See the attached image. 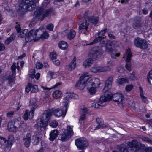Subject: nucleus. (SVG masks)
Instances as JSON below:
<instances>
[{"label":"nucleus","mask_w":152,"mask_h":152,"mask_svg":"<svg viewBox=\"0 0 152 152\" xmlns=\"http://www.w3.org/2000/svg\"><path fill=\"white\" fill-rule=\"evenodd\" d=\"M50 2V0H44L42 3L43 7L38 8L35 12L34 18L37 20L42 21L44 18L50 15L52 10L50 8H44L48 5Z\"/></svg>","instance_id":"1"},{"label":"nucleus","mask_w":152,"mask_h":152,"mask_svg":"<svg viewBox=\"0 0 152 152\" xmlns=\"http://www.w3.org/2000/svg\"><path fill=\"white\" fill-rule=\"evenodd\" d=\"M38 1L39 0H35ZM20 10L25 9L29 11H32L35 8L36 2L34 0H21L19 2Z\"/></svg>","instance_id":"2"},{"label":"nucleus","mask_w":152,"mask_h":152,"mask_svg":"<svg viewBox=\"0 0 152 152\" xmlns=\"http://www.w3.org/2000/svg\"><path fill=\"white\" fill-rule=\"evenodd\" d=\"M91 77V75H89L88 73H84L76 83V86L80 89H83L86 86V82Z\"/></svg>","instance_id":"3"},{"label":"nucleus","mask_w":152,"mask_h":152,"mask_svg":"<svg viewBox=\"0 0 152 152\" xmlns=\"http://www.w3.org/2000/svg\"><path fill=\"white\" fill-rule=\"evenodd\" d=\"M73 134L72 127L68 126L66 129L60 134L58 139L62 142H64L69 139Z\"/></svg>","instance_id":"4"},{"label":"nucleus","mask_w":152,"mask_h":152,"mask_svg":"<svg viewBox=\"0 0 152 152\" xmlns=\"http://www.w3.org/2000/svg\"><path fill=\"white\" fill-rule=\"evenodd\" d=\"M111 96L108 95H104L102 96L100 98L98 102L97 103L94 102L92 104V106L93 107L99 108L104 106V103L106 101H110Z\"/></svg>","instance_id":"5"},{"label":"nucleus","mask_w":152,"mask_h":152,"mask_svg":"<svg viewBox=\"0 0 152 152\" xmlns=\"http://www.w3.org/2000/svg\"><path fill=\"white\" fill-rule=\"evenodd\" d=\"M24 125L19 121H10L8 124L7 129L10 131L16 132L17 128H21Z\"/></svg>","instance_id":"6"},{"label":"nucleus","mask_w":152,"mask_h":152,"mask_svg":"<svg viewBox=\"0 0 152 152\" xmlns=\"http://www.w3.org/2000/svg\"><path fill=\"white\" fill-rule=\"evenodd\" d=\"M38 37V29L31 30L26 36L25 39L26 42H29L33 40H37Z\"/></svg>","instance_id":"7"},{"label":"nucleus","mask_w":152,"mask_h":152,"mask_svg":"<svg viewBox=\"0 0 152 152\" xmlns=\"http://www.w3.org/2000/svg\"><path fill=\"white\" fill-rule=\"evenodd\" d=\"M106 95L111 96V97L110 100L112 99L114 101L117 102L118 104H120V107H121L122 108L123 107L124 105L123 104V101L124 99V96L122 94H117L112 95L109 94Z\"/></svg>","instance_id":"8"},{"label":"nucleus","mask_w":152,"mask_h":152,"mask_svg":"<svg viewBox=\"0 0 152 152\" xmlns=\"http://www.w3.org/2000/svg\"><path fill=\"white\" fill-rule=\"evenodd\" d=\"M75 143L77 148L79 149H85L88 145L87 140L83 138L77 139L75 140Z\"/></svg>","instance_id":"9"},{"label":"nucleus","mask_w":152,"mask_h":152,"mask_svg":"<svg viewBox=\"0 0 152 152\" xmlns=\"http://www.w3.org/2000/svg\"><path fill=\"white\" fill-rule=\"evenodd\" d=\"M134 45L140 48L146 49L148 47V44L146 41L144 39L137 37L134 39Z\"/></svg>","instance_id":"10"},{"label":"nucleus","mask_w":152,"mask_h":152,"mask_svg":"<svg viewBox=\"0 0 152 152\" xmlns=\"http://www.w3.org/2000/svg\"><path fill=\"white\" fill-rule=\"evenodd\" d=\"M79 98L78 96L75 94L67 92L66 93L64 96V99L63 102V103L64 106H67L69 102V99L70 98H73L75 99H77Z\"/></svg>","instance_id":"11"},{"label":"nucleus","mask_w":152,"mask_h":152,"mask_svg":"<svg viewBox=\"0 0 152 152\" xmlns=\"http://www.w3.org/2000/svg\"><path fill=\"white\" fill-rule=\"evenodd\" d=\"M38 37L37 39H41L44 40L48 38L49 35L48 33L45 31V29L43 27H40L38 29Z\"/></svg>","instance_id":"12"},{"label":"nucleus","mask_w":152,"mask_h":152,"mask_svg":"<svg viewBox=\"0 0 152 152\" xmlns=\"http://www.w3.org/2000/svg\"><path fill=\"white\" fill-rule=\"evenodd\" d=\"M53 112V109H51L45 111L42 118L44 119L45 122L48 123L49 120L51 118Z\"/></svg>","instance_id":"13"},{"label":"nucleus","mask_w":152,"mask_h":152,"mask_svg":"<svg viewBox=\"0 0 152 152\" xmlns=\"http://www.w3.org/2000/svg\"><path fill=\"white\" fill-rule=\"evenodd\" d=\"M48 123L45 122L44 119L41 118L40 121L35 125V127L39 131H43L47 126Z\"/></svg>","instance_id":"14"},{"label":"nucleus","mask_w":152,"mask_h":152,"mask_svg":"<svg viewBox=\"0 0 152 152\" xmlns=\"http://www.w3.org/2000/svg\"><path fill=\"white\" fill-rule=\"evenodd\" d=\"M109 69V68L108 67L96 65L91 68V71L93 72L96 73L107 71V70Z\"/></svg>","instance_id":"15"},{"label":"nucleus","mask_w":152,"mask_h":152,"mask_svg":"<svg viewBox=\"0 0 152 152\" xmlns=\"http://www.w3.org/2000/svg\"><path fill=\"white\" fill-rule=\"evenodd\" d=\"M65 107H66L64 112H63L62 110L59 108H57L55 109H53V114L56 117H60L62 116L63 117H64L66 115V112L67 110V108L68 107L67 106Z\"/></svg>","instance_id":"16"},{"label":"nucleus","mask_w":152,"mask_h":152,"mask_svg":"<svg viewBox=\"0 0 152 152\" xmlns=\"http://www.w3.org/2000/svg\"><path fill=\"white\" fill-rule=\"evenodd\" d=\"M102 54L99 50H95L92 51L90 56L93 59H97L101 57Z\"/></svg>","instance_id":"17"},{"label":"nucleus","mask_w":152,"mask_h":152,"mask_svg":"<svg viewBox=\"0 0 152 152\" xmlns=\"http://www.w3.org/2000/svg\"><path fill=\"white\" fill-rule=\"evenodd\" d=\"M115 47V43L114 41H108L106 46L105 51L108 53L114 51L115 49L113 47Z\"/></svg>","instance_id":"18"},{"label":"nucleus","mask_w":152,"mask_h":152,"mask_svg":"<svg viewBox=\"0 0 152 152\" xmlns=\"http://www.w3.org/2000/svg\"><path fill=\"white\" fill-rule=\"evenodd\" d=\"M140 145V142L136 140H133L131 142H129L128 144L129 148H136L138 149L139 145Z\"/></svg>","instance_id":"19"},{"label":"nucleus","mask_w":152,"mask_h":152,"mask_svg":"<svg viewBox=\"0 0 152 152\" xmlns=\"http://www.w3.org/2000/svg\"><path fill=\"white\" fill-rule=\"evenodd\" d=\"M31 135L30 133H28L25 137L23 138V140L25 141L24 145L26 147L28 148L29 147L31 140Z\"/></svg>","instance_id":"20"},{"label":"nucleus","mask_w":152,"mask_h":152,"mask_svg":"<svg viewBox=\"0 0 152 152\" xmlns=\"http://www.w3.org/2000/svg\"><path fill=\"white\" fill-rule=\"evenodd\" d=\"M134 22L133 24V28L135 29L139 28L141 26V18L139 17H136L134 19Z\"/></svg>","instance_id":"21"},{"label":"nucleus","mask_w":152,"mask_h":152,"mask_svg":"<svg viewBox=\"0 0 152 152\" xmlns=\"http://www.w3.org/2000/svg\"><path fill=\"white\" fill-rule=\"evenodd\" d=\"M112 82V78H109L106 82L104 87L103 89V92H106L109 90L111 88Z\"/></svg>","instance_id":"22"},{"label":"nucleus","mask_w":152,"mask_h":152,"mask_svg":"<svg viewBox=\"0 0 152 152\" xmlns=\"http://www.w3.org/2000/svg\"><path fill=\"white\" fill-rule=\"evenodd\" d=\"M99 81V80L98 79H95L94 78L91 79L88 82H86V86L87 87V88H89L90 87H94V86H96V84L95 83Z\"/></svg>","instance_id":"23"},{"label":"nucleus","mask_w":152,"mask_h":152,"mask_svg":"<svg viewBox=\"0 0 152 152\" xmlns=\"http://www.w3.org/2000/svg\"><path fill=\"white\" fill-rule=\"evenodd\" d=\"M41 87L43 89L41 93L42 96L44 98L48 97L49 95V91L52 88H47L43 86H41Z\"/></svg>","instance_id":"24"},{"label":"nucleus","mask_w":152,"mask_h":152,"mask_svg":"<svg viewBox=\"0 0 152 152\" xmlns=\"http://www.w3.org/2000/svg\"><path fill=\"white\" fill-rule=\"evenodd\" d=\"M58 131L57 130H52L50 134L49 139L51 141H53L58 136Z\"/></svg>","instance_id":"25"},{"label":"nucleus","mask_w":152,"mask_h":152,"mask_svg":"<svg viewBox=\"0 0 152 152\" xmlns=\"http://www.w3.org/2000/svg\"><path fill=\"white\" fill-rule=\"evenodd\" d=\"M76 58L74 57L72 61L69 64L68 66V69L69 71H72L76 67Z\"/></svg>","instance_id":"26"},{"label":"nucleus","mask_w":152,"mask_h":152,"mask_svg":"<svg viewBox=\"0 0 152 152\" xmlns=\"http://www.w3.org/2000/svg\"><path fill=\"white\" fill-rule=\"evenodd\" d=\"M86 22L80 24L79 26V31L80 33L82 32V30L85 29L87 30L88 28L89 23L87 22V19H86Z\"/></svg>","instance_id":"27"},{"label":"nucleus","mask_w":152,"mask_h":152,"mask_svg":"<svg viewBox=\"0 0 152 152\" xmlns=\"http://www.w3.org/2000/svg\"><path fill=\"white\" fill-rule=\"evenodd\" d=\"M34 117V113L31 111H29L28 110H26L24 114V119L27 120L28 118L31 119Z\"/></svg>","instance_id":"28"},{"label":"nucleus","mask_w":152,"mask_h":152,"mask_svg":"<svg viewBox=\"0 0 152 152\" xmlns=\"http://www.w3.org/2000/svg\"><path fill=\"white\" fill-rule=\"evenodd\" d=\"M35 70L34 69H31L29 74V77L32 78H35L37 80H38L40 77V74L38 73L35 75Z\"/></svg>","instance_id":"29"},{"label":"nucleus","mask_w":152,"mask_h":152,"mask_svg":"<svg viewBox=\"0 0 152 152\" xmlns=\"http://www.w3.org/2000/svg\"><path fill=\"white\" fill-rule=\"evenodd\" d=\"M63 95L62 92L60 91L56 90L53 91L52 96L54 99H57L61 97Z\"/></svg>","instance_id":"30"},{"label":"nucleus","mask_w":152,"mask_h":152,"mask_svg":"<svg viewBox=\"0 0 152 152\" xmlns=\"http://www.w3.org/2000/svg\"><path fill=\"white\" fill-rule=\"evenodd\" d=\"M40 137V134L39 132H35L34 136L33 137L34 140L33 143L34 145H37L38 143Z\"/></svg>","instance_id":"31"},{"label":"nucleus","mask_w":152,"mask_h":152,"mask_svg":"<svg viewBox=\"0 0 152 152\" xmlns=\"http://www.w3.org/2000/svg\"><path fill=\"white\" fill-rule=\"evenodd\" d=\"M76 32L73 29H71L67 35L68 39L71 40L73 39L76 35Z\"/></svg>","instance_id":"32"},{"label":"nucleus","mask_w":152,"mask_h":152,"mask_svg":"<svg viewBox=\"0 0 152 152\" xmlns=\"http://www.w3.org/2000/svg\"><path fill=\"white\" fill-rule=\"evenodd\" d=\"M93 59L91 58H89L86 59L83 64V66L85 67H87L90 66L93 62Z\"/></svg>","instance_id":"33"},{"label":"nucleus","mask_w":152,"mask_h":152,"mask_svg":"<svg viewBox=\"0 0 152 152\" xmlns=\"http://www.w3.org/2000/svg\"><path fill=\"white\" fill-rule=\"evenodd\" d=\"M19 66L18 65V63L17 64V67H16V63H13V65L11 67V69L12 71L13 77H15L16 69H17L18 70H19Z\"/></svg>","instance_id":"34"},{"label":"nucleus","mask_w":152,"mask_h":152,"mask_svg":"<svg viewBox=\"0 0 152 152\" xmlns=\"http://www.w3.org/2000/svg\"><path fill=\"white\" fill-rule=\"evenodd\" d=\"M58 45L59 48L62 50H66L68 47L67 43L64 41L60 42L59 43Z\"/></svg>","instance_id":"35"},{"label":"nucleus","mask_w":152,"mask_h":152,"mask_svg":"<svg viewBox=\"0 0 152 152\" xmlns=\"http://www.w3.org/2000/svg\"><path fill=\"white\" fill-rule=\"evenodd\" d=\"M96 122L98 124V125L96 127L95 129H98L101 128H103L106 126V125H104L102 124L101 121V120L100 118H97L96 119Z\"/></svg>","instance_id":"36"},{"label":"nucleus","mask_w":152,"mask_h":152,"mask_svg":"<svg viewBox=\"0 0 152 152\" xmlns=\"http://www.w3.org/2000/svg\"><path fill=\"white\" fill-rule=\"evenodd\" d=\"M126 61L127 62H130L131 58L132 56V55L130 49H129L126 50Z\"/></svg>","instance_id":"37"},{"label":"nucleus","mask_w":152,"mask_h":152,"mask_svg":"<svg viewBox=\"0 0 152 152\" xmlns=\"http://www.w3.org/2000/svg\"><path fill=\"white\" fill-rule=\"evenodd\" d=\"M129 80V79H128L126 77L122 78H118L117 79V83L118 84L121 85L124 83H128Z\"/></svg>","instance_id":"38"},{"label":"nucleus","mask_w":152,"mask_h":152,"mask_svg":"<svg viewBox=\"0 0 152 152\" xmlns=\"http://www.w3.org/2000/svg\"><path fill=\"white\" fill-rule=\"evenodd\" d=\"M87 20L95 25L99 20V18L98 17H92L89 18L88 19H87Z\"/></svg>","instance_id":"39"},{"label":"nucleus","mask_w":152,"mask_h":152,"mask_svg":"<svg viewBox=\"0 0 152 152\" xmlns=\"http://www.w3.org/2000/svg\"><path fill=\"white\" fill-rule=\"evenodd\" d=\"M15 36L14 34H12L10 37L8 38L5 41L4 43L6 45H8L15 39Z\"/></svg>","instance_id":"40"},{"label":"nucleus","mask_w":152,"mask_h":152,"mask_svg":"<svg viewBox=\"0 0 152 152\" xmlns=\"http://www.w3.org/2000/svg\"><path fill=\"white\" fill-rule=\"evenodd\" d=\"M30 106L32 107L31 111L34 113L35 109L37 107V105L35 102H33L32 100L30 101Z\"/></svg>","instance_id":"41"},{"label":"nucleus","mask_w":152,"mask_h":152,"mask_svg":"<svg viewBox=\"0 0 152 152\" xmlns=\"http://www.w3.org/2000/svg\"><path fill=\"white\" fill-rule=\"evenodd\" d=\"M13 141L12 139L9 138L7 141V144L6 148H7L10 149L13 145Z\"/></svg>","instance_id":"42"},{"label":"nucleus","mask_w":152,"mask_h":152,"mask_svg":"<svg viewBox=\"0 0 152 152\" xmlns=\"http://www.w3.org/2000/svg\"><path fill=\"white\" fill-rule=\"evenodd\" d=\"M28 32V30L27 29H26L23 30L20 32L18 35V37L20 38L23 37L26 35Z\"/></svg>","instance_id":"43"},{"label":"nucleus","mask_w":152,"mask_h":152,"mask_svg":"<svg viewBox=\"0 0 152 152\" xmlns=\"http://www.w3.org/2000/svg\"><path fill=\"white\" fill-rule=\"evenodd\" d=\"M31 92L33 93H36L39 91L38 87L36 85H32L31 84Z\"/></svg>","instance_id":"44"},{"label":"nucleus","mask_w":152,"mask_h":152,"mask_svg":"<svg viewBox=\"0 0 152 152\" xmlns=\"http://www.w3.org/2000/svg\"><path fill=\"white\" fill-rule=\"evenodd\" d=\"M119 151L120 152H128L126 147L124 145H122L120 146Z\"/></svg>","instance_id":"45"},{"label":"nucleus","mask_w":152,"mask_h":152,"mask_svg":"<svg viewBox=\"0 0 152 152\" xmlns=\"http://www.w3.org/2000/svg\"><path fill=\"white\" fill-rule=\"evenodd\" d=\"M89 92L91 94H94L96 92V89L95 87H90L89 88H87Z\"/></svg>","instance_id":"46"},{"label":"nucleus","mask_w":152,"mask_h":152,"mask_svg":"<svg viewBox=\"0 0 152 152\" xmlns=\"http://www.w3.org/2000/svg\"><path fill=\"white\" fill-rule=\"evenodd\" d=\"M102 38L100 37V36H99L96 39H95L94 41L91 42V43L89 44V45H92L94 43H97L98 42L100 41L101 40H102Z\"/></svg>","instance_id":"47"},{"label":"nucleus","mask_w":152,"mask_h":152,"mask_svg":"<svg viewBox=\"0 0 152 152\" xmlns=\"http://www.w3.org/2000/svg\"><path fill=\"white\" fill-rule=\"evenodd\" d=\"M114 64L115 63L114 62L111 61H110L107 62V66H104V67H108L109 68V69L107 70V71L110 70V67L113 66L114 65Z\"/></svg>","instance_id":"48"},{"label":"nucleus","mask_w":152,"mask_h":152,"mask_svg":"<svg viewBox=\"0 0 152 152\" xmlns=\"http://www.w3.org/2000/svg\"><path fill=\"white\" fill-rule=\"evenodd\" d=\"M133 88L132 85H127L125 87V90L126 91L129 92Z\"/></svg>","instance_id":"49"},{"label":"nucleus","mask_w":152,"mask_h":152,"mask_svg":"<svg viewBox=\"0 0 152 152\" xmlns=\"http://www.w3.org/2000/svg\"><path fill=\"white\" fill-rule=\"evenodd\" d=\"M41 144L42 146L41 149L39 150L38 152H42L43 150H44L46 147V144L43 141H42L41 142Z\"/></svg>","instance_id":"50"},{"label":"nucleus","mask_w":152,"mask_h":152,"mask_svg":"<svg viewBox=\"0 0 152 152\" xmlns=\"http://www.w3.org/2000/svg\"><path fill=\"white\" fill-rule=\"evenodd\" d=\"M88 109L86 107H83L81 108V113L82 114H85V115H86L88 112Z\"/></svg>","instance_id":"51"},{"label":"nucleus","mask_w":152,"mask_h":152,"mask_svg":"<svg viewBox=\"0 0 152 152\" xmlns=\"http://www.w3.org/2000/svg\"><path fill=\"white\" fill-rule=\"evenodd\" d=\"M35 67L38 69H40L42 68L43 66L42 64L40 62H37L35 64Z\"/></svg>","instance_id":"52"},{"label":"nucleus","mask_w":152,"mask_h":152,"mask_svg":"<svg viewBox=\"0 0 152 152\" xmlns=\"http://www.w3.org/2000/svg\"><path fill=\"white\" fill-rule=\"evenodd\" d=\"M58 125V123L56 121H53L50 123V126L53 128L56 127Z\"/></svg>","instance_id":"53"},{"label":"nucleus","mask_w":152,"mask_h":152,"mask_svg":"<svg viewBox=\"0 0 152 152\" xmlns=\"http://www.w3.org/2000/svg\"><path fill=\"white\" fill-rule=\"evenodd\" d=\"M50 57L53 61L56 59V54L55 52H52L50 54Z\"/></svg>","instance_id":"54"},{"label":"nucleus","mask_w":152,"mask_h":152,"mask_svg":"<svg viewBox=\"0 0 152 152\" xmlns=\"http://www.w3.org/2000/svg\"><path fill=\"white\" fill-rule=\"evenodd\" d=\"M31 83H28V85L26 86L25 91L27 93H28L30 91H31Z\"/></svg>","instance_id":"55"},{"label":"nucleus","mask_w":152,"mask_h":152,"mask_svg":"<svg viewBox=\"0 0 152 152\" xmlns=\"http://www.w3.org/2000/svg\"><path fill=\"white\" fill-rule=\"evenodd\" d=\"M142 141H146L148 143H150V144H152V140H150L148 138L145 137H143L142 138Z\"/></svg>","instance_id":"56"},{"label":"nucleus","mask_w":152,"mask_h":152,"mask_svg":"<svg viewBox=\"0 0 152 152\" xmlns=\"http://www.w3.org/2000/svg\"><path fill=\"white\" fill-rule=\"evenodd\" d=\"M54 26L52 24H50L48 25L46 27L48 30L51 31L53 30Z\"/></svg>","instance_id":"57"},{"label":"nucleus","mask_w":152,"mask_h":152,"mask_svg":"<svg viewBox=\"0 0 152 152\" xmlns=\"http://www.w3.org/2000/svg\"><path fill=\"white\" fill-rule=\"evenodd\" d=\"M140 96L143 102L144 103H146L147 102V99L144 96L143 93H142L140 92Z\"/></svg>","instance_id":"58"},{"label":"nucleus","mask_w":152,"mask_h":152,"mask_svg":"<svg viewBox=\"0 0 152 152\" xmlns=\"http://www.w3.org/2000/svg\"><path fill=\"white\" fill-rule=\"evenodd\" d=\"M67 148L65 146H62L60 148V151L58 152H64L66 150Z\"/></svg>","instance_id":"59"},{"label":"nucleus","mask_w":152,"mask_h":152,"mask_svg":"<svg viewBox=\"0 0 152 152\" xmlns=\"http://www.w3.org/2000/svg\"><path fill=\"white\" fill-rule=\"evenodd\" d=\"M54 72L52 71H49L48 73V77L51 79L52 78L54 75Z\"/></svg>","instance_id":"60"},{"label":"nucleus","mask_w":152,"mask_h":152,"mask_svg":"<svg viewBox=\"0 0 152 152\" xmlns=\"http://www.w3.org/2000/svg\"><path fill=\"white\" fill-rule=\"evenodd\" d=\"M68 31H69L67 30H66L63 31L61 34V36L63 37H64L66 35H67Z\"/></svg>","instance_id":"61"},{"label":"nucleus","mask_w":152,"mask_h":152,"mask_svg":"<svg viewBox=\"0 0 152 152\" xmlns=\"http://www.w3.org/2000/svg\"><path fill=\"white\" fill-rule=\"evenodd\" d=\"M148 79H152V69L150 70L147 76Z\"/></svg>","instance_id":"62"},{"label":"nucleus","mask_w":152,"mask_h":152,"mask_svg":"<svg viewBox=\"0 0 152 152\" xmlns=\"http://www.w3.org/2000/svg\"><path fill=\"white\" fill-rule=\"evenodd\" d=\"M145 148H146L145 145L144 144H142L140 142V145H139V148H138V149H144Z\"/></svg>","instance_id":"63"},{"label":"nucleus","mask_w":152,"mask_h":152,"mask_svg":"<svg viewBox=\"0 0 152 152\" xmlns=\"http://www.w3.org/2000/svg\"><path fill=\"white\" fill-rule=\"evenodd\" d=\"M145 152H152V147H148L146 148Z\"/></svg>","instance_id":"64"}]
</instances>
